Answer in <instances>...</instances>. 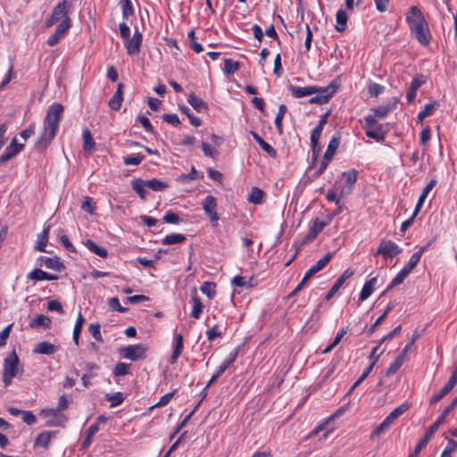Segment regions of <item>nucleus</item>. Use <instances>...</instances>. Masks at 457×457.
<instances>
[{
    "label": "nucleus",
    "instance_id": "obj_19",
    "mask_svg": "<svg viewBox=\"0 0 457 457\" xmlns=\"http://www.w3.org/2000/svg\"><path fill=\"white\" fill-rule=\"evenodd\" d=\"M28 279L34 281L55 280L56 275L49 274L40 269H35L27 275Z\"/></svg>",
    "mask_w": 457,
    "mask_h": 457
},
{
    "label": "nucleus",
    "instance_id": "obj_1",
    "mask_svg": "<svg viewBox=\"0 0 457 457\" xmlns=\"http://www.w3.org/2000/svg\"><path fill=\"white\" fill-rule=\"evenodd\" d=\"M62 112L63 107L60 104H54L48 108L44 120V128L36 143V147L38 150L46 149L56 136Z\"/></svg>",
    "mask_w": 457,
    "mask_h": 457
},
{
    "label": "nucleus",
    "instance_id": "obj_54",
    "mask_svg": "<svg viewBox=\"0 0 457 457\" xmlns=\"http://www.w3.org/2000/svg\"><path fill=\"white\" fill-rule=\"evenodd\" d=\"M392 309H393V305L388 304L387 307L386 308V310L384 311V312L376 320L374 324L370 328V329L368 331L369 334H372L375 331L377 327H378L381 324V322L385 320V318L392 311Z\"/></svg>",
    "mask_w": 457,
    "mask_h": 457
},
{
    "label": "nucleus",
    "instance_id": "obj_11",
    "mask_svg": "<svg viewBox=\"0 0 457 457\" xmlns=\"http://www.w3.org/2000/svg\"><path fill=\"white\" fill-rule=\"evenodd\" d=\"M349 407V403L345 404L338 410H337L333 414L324 420L320 425H318L310 434L306 436L307 439L312 438L317 436L320 432L325 430L328 424L334 420L340 417Z\"/></svg>",
    "mask_w": 457,
    "mask_h": 457
},
{
    "label": "nucleus",
    "instance_id": "obj_53",
    "mask_svg": "<svg viewBox=\"0 0 457 457\" xmlns=\"http://www.w3.org/2000/svg\"><path fill=\"white\" fill-rule=\"evenodd\" d=\"M392 424L385 419L371 433L370 439H374L383 434Z\"/></svg>",
    "mask_w": 457,
    "mask_h": 457
},
{
    "label": "nucleus",
    "instance_id": "obj_27",
    "mask_svg": "<svg viewBox=\"0 0 457 457\" xmlns=\"http://www.w3.org/2000/svg\"><path fill=\"white\" fill-rule=\"evenodd\" d=\"M83 245L92 253H94L95 254L102 257V258H106L107 255H108V252L105 248L104 247H101L99 245H97L94 241H92L91 239H87L85 241H83Z\"/></svg>",
    "mask_w": 457,
    "mask_h": 457
},
{
    "label": "nucleus",
    "instance_id": "obj_58",
    "mask_svg": "<svg viewBox=\"0 0 457 457\" xmlns=\"http://www.w3.org/2000/svg\"><path fill=\"white\" fill-rule=\"evenodd\" d=\"M436 104H427L424 108L419 112L418 118L420 120H423L426 117L431 115L436 110Z\"/></svg>",
    "mask_w": 457,
    "mask_h": 457
},
{
    "label": "nucleus",
    "instance_id": "obj_40",
    "mask_svg": "<svg viewBox=\"0 0 457 457\" xmlns=\"http://www.w3.org/2000/svg\"><path fill=\"white\" fill-rule=\"evenodd\" d=\"M333 253H328L322 258L319 259L315 264H313L311 269L316 274L320 270H321L332 259Z\"/></svg>",
    "mask_w": 457,
    "mask_h": 457
},
{
    "label": "nucleus",
    "instance_id": "obj_42",
    "mask_svg": "<svg viewBox=\"0 0 457 457\" xmlns=\"http://www.w3.org/2000/svg\"><path fill=\"white\" fill-rule=\"evenodd\" d=\"M200 290L209 299H212L216 295V285L212 282L205 281L200 287Z\"/></svg>",
    "mask_w": 457,
    "mask_h": 457
},
{
    "label": "nucleus",
    "instance_id": "obj_63",
    "mask_svg": "<svg viewBox=\"0 0 457 457\" xmlns=\"http://www.w3.org/2000/svg\"><path fill=\"white\" fill-rule=\"evenodd\" d=\"M222 336V332L219 329L218 325H214L210 329L206 330V337L209 341H213L217 337H220Z\"/></svg>",
    "mask_w": 457,
    "mask_h": 457
},
{
    "label": "nucleus",
    "instance_id": "obj_48",
    "mask_svg": "<svg viewBox=\"0 0 457 457\" xmlns=\"http://www.w3.org/2000/svg\"><path fill=\"white\" fill-rule=\"evenodd\" d=\"M378 360V356H376L375 357V360H373L370 364L363 370L362 374L361 375V377L354 382V384L352 386V388L351 390L354 389L359 384L361 383V381H363L368 376L369 374L371 372L375 363L377 362V361Z\"/></svg>",
    "mask_w": 457,
    "mask_h": 457
},
{
    "label": "nucleus",
    "instance_id": "obj_17",
    "mask_svg": "<svg viewBox=\"0 0 457 457\" xmlns=\"http://www.w3.org/2000/svg\"><path fill=\"white\" fill-rule=\"evenodd\" d=\"M289 91L295 98H302L305 96H310L314 94V87L307 86V87H297L294 85L289 86Z\"/></svg>",
    "mask_w": 457,
    "mask_h": 457
},
{
    "label": "nucleus",
    "instance_id": "obj_30",
    "mask_svg": "<svg viewBox=\"0 0 457 457\" xmlns=\"http://www.w3.org/2000/svg\"><path fill=\"white\" fill-rule=\"evenodd\" d=\"M337 24L336 30L338 32H344L346 29L348 16L345 11L340 9L337 12L336 15Z\"/></svg>",
    "mask_w": 457,
    "mask_h": 457
},
{
    "label": "nucleus",
    "instance_id": "obj_35",
    "mask_svg": "<svg viewBox=\"0 0 457 457\" xmlns=\"http://www.w3.org/2000/svg\"><path fill=\"white\" fill-rule=\"evenodd\" d=\"M231 284L236 287H245V288H251L254 286L253 278H246L241 277V276H235L231 280Z\"/></svg>",
    "mask_w": 457,
    "mask_h": 457
},
{
    "label": "nucleus",
    "instance_id": "obj_44",
    "mask_svg": "<svg viewBox=\"0 0 457 457\" xmlns=\"http://www.w3.org/2000/svg\"><path fill=\"white\" fill-rule=\"evenodd\" d=\"M44 262V265L47 269L54 270H60L62 268V263L59 261L58 257H41Z\"/></svg>",
    "mask_w": 457,
    "mask_h": 457
},
{
    "label": "nucleus",
    "instance_id": "obj_49",
    "mask_svg": "<svg viewBox=\"0 0 457 457\" xmlns=\"http://www.w3.org/2000/svg\"><path fill=\"white\" fill-rule=\"evenodd\" d=\"M286 112L287 106L285 104H281L278 108V112L277 113L274 120L275 126L280 134L282 133V120Z\"/></svg>",
    "mask_w": 457,
    "mask_h": 457
},
{
    "label": "nucleus",
    "instance_id": "obj_3",
    "mask_svg": "<svg viewBox=\"0 0 457 457\" xmlns=\"http://www.w3.org/2000/svg\"><path fill=\"white\" fill-rule=\"evenodd\" d=\"M23 373V368L15 350L9 353L4 359L3 363V382L5 386H9L14 378Z\"/></svg>",
    "mask_w": 457,
    "mask_h": 457
},
{
    "label": "nucleus",
    "instance_id": "obj_21",
    "mask_svg": "<svg viewBox=\"0 0 457 457\" xmlns=\"http://www.w3.org/2000/svg\"><path fill=\"white\" fill-rule=\"evenodd\" d=\"M436 181L435 179L430 180V182L423 188L418 202L416 204L415 209H414V215H417L422 207L428 195L429 192L433 189V187L436 186Z\"/></svg>",
    "mask_w": 457,
    "mask_h": 457
},
{
    "label": "nucleus",
    "instance_id": "obj_5",
    "mask_svg": "<svg viewBox=\"0 0 457 457\" xmlns=\"http://www.w3.org/2000/svg\"><path fill=\"white\" fill-rule=\"evenodd\" d=\"M357 180V171L349 170L342 173L341 178L336 181L337 191L340 197H346L352 192Z\"/></svg>",
    "mask_w": 457,
    "mask_h": 457
},
{
    "label": "nucleus",
    "instance_id": "obj_36",
    "mask_svg": "<svg viewBox=\"0 0 457 457\" xmlns=\"http://www.w3.org/2000/svg\"><path fill=\"white\" fill-rule=\"evenodd\" d=\"M85 322V319L82 316L81 312H79L74 328H73V335L72 338L76 345H79V335L83 327V324Z\"/></svg>",
    "mask_w": 457,
    "mask_h": 457
},
{
    "label": "nucleus",
    "instance_id": "obj_20",
    "mask_svg": "<svg viewBox=\"0 0 457 457\" xmlns=\"http://www.w3.org/2000/svg\"><path fill=\"white\" fill-rule=\"evenodd\" d=\"M377 277H373L365 282L360 293V301H365L372 295L377 284Z\"/></svg>",
    "mask_w": 457,
    "mask_h": 457
},
{
    "label": "nucleus",
    "instance_id": "obj_22",
    "mask_svg": "<svg viewBox=\"0 0 457 457\" xmlns=\"http://www.w3.org/2000/svg\"><path fill=\"white\" fill-rule=\"evenodd\" d=\"M364 130L368 137L372 138L377 142H382L385 139V133L381 125L377 127H364Z\"/></svg>",
    "mask_w": 457,
    "mask_h": 457
},
{
    "label": "nucleus",
    "instance_id": "obj_9",
    "mask_svg": "<svg viewBox=\"0 0 457 457\" xmlns=\"http://www.w3.org/2000/svg\"><path fill=\"white\" fill-rule=\"evenodd\" d=\"M402 252V248L391 240H382L377 250V254L385 258H393Z\"/></svg>",
    "mask_w": 457,
    "mask_h": 457
},
{
    "label": "nucleus",
    "instance_id": "obj_32",
    "mask_svg": "<svg viewBox=\"0 0 457 457\" xmlns=\"http://www.w3.org/2000/svg\"><path fill=\"white\" fill-rule=\"evenodd\" d=\"M264 192L258 188L253 187L250 194L248 195L247 200L249 203L254 204H261L263 202Z\"/></svg>",
    "mask_w": 457,
    "mask_h": 457
},
{
    "label": "nucleus",
    "instance_id": "obj_18",
    "mask_svg": "<svg viewBox=\"0 0 457 457\" xmlns=\"http://www.w3.org/2000/svg\"><path fill=\"white\" fill-rule=\"evenodd\" d=\"M51 225L46 224L42 232L37 236V244L36 250L41 253H46V244L50 233Z\"/></svg>",
    "mask_w": 457,
    "mask_h": 457
},
{
    "label": "nucleus",
    "instance_id": "obj_60",
    "mask_svg": "<svg viewBox=\"0 0 457 457\" xmlns=\"http://www.w3.org/2000/svg\"><path fill=\"white\" fill-rule=\"evenodd\" d=\"M59 415H64L63 413H59V411L55 408H44L40 410L39 416L47 419V418H55Z\"/></svg>",
    "mask_w": 457,
    "mask_h": 457
},
{
    "label": "nucleus",
    "instance_id": "obj_56",
    "mask_svg": "<svg viewBox=\"0 0 457 457\" xmlns=\"http://www.w3.org/2000/svg\"><path fill=\"white\" fill-rule=\"evenodd\" d=\"M130 369V364L125 362H119L115 365L113 369L114 376H125L129 373Z\"/></svg>",
    "mask_w": 457,
    "mask_h": 457
},
{
    "label": "nucleus",
    "instance_id": "obj_46",
    "mask_svg": "<svg viewBox=\"0 0 457 457\" xmlns=\"http://www.w3.org/2000/svg\"><path fill=\"white\" fill-rule=\"evenodd\" d=\"M145 181H146V187L152 189L153 191H156V192L162 191L168 187V185L165 182L161 181L157 179H152L145 180Z\"/></svg>",
    "mask_w": 457,
    "mask_h": 457
},
{
    "label": "nucleus",
    "instance_id": "obj_45",
    "mask_svg": "<svg viewBox=\"0 0 457 457\" xmlns=\"http://www.w3.org/2000/svg\"><path fill=\"white\" fill-rule=\"evenodd\" d=\"M82 137L84 141V151L91 152L95 147V141L91 136L90 131L88 129H84Z\"/></svg>",
    "mask_w": 457,
    "mask_h": 457
},
{
    "label": "nucleus",
    "instance_id": "obj_39",
    "mask_svg": "<svg viewBox=\"0 0 457 457\" xmlns=\"http://www.w3.org/2000/svg\"><path fill=\"white\" fill-rule=\"evenodd\" d=\"M133 190L144 199L145 196L146 181L140 179H135L131 181Z\"/></svg>",
    "mask_w": 457,
    "mask_h": 457
},
{
    "label": "nucleus",
    "instance_id": "obj_26",
    "mask_svg": "<svg viewBox=\"0 0 457 457\" xmlns=\"http://www.w3.org/2000/svg\"><path fill=\"white\" fill-rule=\"evenodd\" d=\"M423 82L421 78H414L412 79L406 94L408 103H411L415 99L417 90L421 87Z\"/></svg>",
    "mask_w": 457,
    "mask_h": 457
},
{
    "label": "nucleus",
    "instance_id": "obj_2",
    "mask_svg": "<svg viewBox=\"0 0 457 457\" xmlns=\"http://www.w3.org/2000/svg\"><path fill=\"white\" fill-rule=\"evenodd\" d=\"M406 22L409 26L411 35L422 46H428L431 40V34L428 22L421 10L413 5L405 14Z\"/></svg>",
    "mask_w": 457,
    "mask_h": 457
},
{
    "label": "nucleus",
    "instance_id": "obj_29",
    "mask_svg": "<svg viewBox=\"0 0 457 457\" xmlns=\"http://www.w3.org/2000/svg\"><path fill=\"white\" fill-rule=\"evenodd\" d=\"M57 351V346L49 342H41L37 345L34 349V353L39 354H53Z\"/></svg>",
    "mask_w": 457,
    "mask_h": 457
},
{
    "label": "nucleus",
    "instance_id": "obj_50",
    "mask_svg": "<svg viewBox=\"0 0 457 457\" xmlns=\"http://www.w3.org/2000/svg\"><path fill=\"white\" fill-rule=\"evenodd\" d=\"M392 424L385 419L371 433L370 439H374L383 434Z\"/></svg>",
    "mask_w": 457,
    "mask_h": 457
},
{
    "label": "nucleus",
    "instance_id": "obj_13",
    "mask_svg": "<svg viewBox=\"0 0 457 457\" xmlns=\"http://www.w3.org/2000/svg\"><path fill=\"white\" fill-rule=\"evenodd\" d=\"M58 435L57 430H44L40 432L35 438L33 446L42 447L45 450L49 448L51 441Z\"/></svg>",
    "mask_w": 457,
    "mask_h": 457
},
{
    "label": "nucleus",
    "instance_id": "obj_23",
    "mask_svg": "<svg viewBox=\"0 0 457 457\" xmlns=\"http://www.w3.org/2000/svg\"><path fill=\"white\" fill-rule=\"evenodd\" d=\"M122 88H123V85L120 83L118 84L117 90L115 91V93L113 94L112 98L109 100L108 104H109L110 108H112V110L117 111L121 106V103L123 101Z\"/></svg>",
    "mask_w": 457,
    "mask_h": 457
},
{
    "label": "nucleus",
    "instance_id": "obj_6",
    "mask_svg": "<svg viewBox=\"0 0 457 457\" xmlns=\"http://www.w3.org/2000/svg\"><path fill=\"white\" fill-rule=\"evenodd\" d=\"M314 87V96H312L310 100V104H324L328 102V100L335 95L337 89V85L335 81H332L327 87Z\"/></svg>",
    "mask_w": 457,
    "mask_h": 457
},
{
    "label": "nucleus",
    "instance_id": "obj_61",
    "mask_svg": "<svg viewBox=\"0 0 457 457\" xmlns=\"http://www.w3.org/2000/svg\"><path fill=\"white\" fill-rule=\"evenodd\" d=\"M88 331L96 341H98V342L103 341L99 324H97V323L90 324L88 327Z\"/></svg>",
    "mask_w": 457,
    "mask_h": 457
},
{
    "label": "nucleus",
    "instance_id": "obj_64",
    "mask_svg": "<svg viewBox=\"0 0 457 457\" xmlns=\"http://www.w3.org/2000/svg\"><path fill=\"white\" fill-rule=\"evenodd\" d=\"M384 88L385 87L383 86H381L378 83L371 82L369 85L368 92L370 96H378L379 94H381L384 91Z\"/></svg>",
    "mask_w": 457,
    "mask_h": 457
},
{
    "label": "nucleus",
    "instance_id": "obj_52",
    "mask_svg": "<svg viewBox=\"0 0 457 457\" xmlns=\"http://www.w3.org/2000/svg\"><path fill=\"white\" fill-rule=\"evenodd\" d=\"M392 424L385 419L371 433L370 439H374L383 434Z\"/></svg>",
    "mask_w": 457,
    "mask_h": 457
},
{
    "label": "nucleus",
    "instance_id": "obj_33",
    "mask_svg": "<svg viewBox=\"0 0 457 457\" xmlns=\"http://www.w3.org/2000/svg\"><path fill=\"white\" fill-rule=\"evenodd\" d=\"M67 422L68 418L66 415H59L58 417L55 418H47L45 426L65 428Z\"/></svg>",
    "mask_w": 457,
    "mask_h": 457
},
{
    "label": "nucleus",
    "instance_id": "obj_25",
    "mask_svg": "<svg viewBox=\"0 0 457 457\" xmlns=\"http://www.w3.org/2000/svg\"><path fill=\"white\" fill-rule=\"evenodd\" d=\"M51 325V320L44 314H39L30 320L29 327L30 328H48Z\"/></svg>",
    "mask_w": 457,
    "mask_h": 457
},
{
    "label": "nucleus",
    "instance_id": "obj_59",
    "mask_svg": "<svg viewBox=\"0 0 457 457\" xmlns=\"http://www.w3.org/2000/svg\"><path fill=\"white\" fill-rule=\"evenodd\" d=\"M322 128H320V125H316L315 128L312 130L311 133V143L313 150H315L316 146L318 145L320 137L322 132Z\"/></svg>",
    "mask_w": 457,
    "mask_h": 457
},
{
    "label": "nucleus",
    "instance_id": "obj_15",
    "mask_svg": "<svg viewBox=\"0 0 457 457\" xmlns=\"http://www.w3.org/2000/svg\"><path fill=\"white\" fill-rule=\"evenodd\" d=\"M142 34L137 29L131 38H127L125 47L129 54H137L139 53L140 45L142 43Z\"/></svg>",
    "mask_w": 457,
    "mask_h": 457
},
{
    "label": "nucleus",
    "instance_id": "obj_7",
    "mask_svg": "<svg viewBox=\"0 0 457 457\" xmlns=\"http://www.w3.org/2000/svg\"><path fill=\"white\" fill-rule=\"evenodd\" d=\"M69 4L66 0L59 3L53 10L50 19L46 22V27H52L54 23L61 21H68L71 25V21L68 16Z\"/></svg>",
    "mask_w": 457,
    "mask_h": 457
},
{
    "label": "nucleus",
    "instance_id": "obj_55",
    "mask_svg": "<svg viewBox=\"0 0 457 457\" xmlns=\"http://www.w3.org/2000/svg\"><path fill=\"white\" fill-rule=\"evenodd\" d=\"M239 68V63L237 62H234L231 59L224 60V72L227 74L235 73Z\"/></svg>",
    "mask_w": 457,
    "mask_h": 457
},
{
    "label": "nucleus",
    "instance_id": "obj_12",
    "mask_svg": "<svg viewBox=\"0 0 457 457\" xmlns=\"http://www.w3.org/2000/svg\"><path fill=\"white\" fill-rule=\"evenodd\" d=\"M120 352L123 358L135 361L145 356V347L143 345H133L122 348Z\"/></svg>",
    "mask_w": 457,
    "mask_h": 457
},
{
    "label": "nucleus",
    "instance_id": "obj_10",
    "mask_svg": "<svg viewBox=\"0 0 457 457\" xmlns=\"http://www.w3.org/2000/svg\"><path fill=\"white\" fill-rule=\"evenodd\" d=\"M349 407V403L345 404L338 410H337L333 414L324 420L320 425H318L310 434L306 436L307 439L312 438L317 436L320 432L325 430L328 424L334 420L340 417Z\"/></svg>",
    "mask_w": 457,
    "mask_h": 457
},
{
    "label": "nucleus",
    "instance_id": "obj_43",
    "mask_svg": "<svg viewBox=\"0 0 457 457\" xmlns=\"http://www.w3.org/2000/svg\"><path fill=\"white\" fill-rule=\"evenodd\" d=\"M188 104L198 112L205 108L204 101L195 94H190L187 97Z\"/></svg>",
    "mask_w": 457,
    "mask_h": 457
},
{
    "label": "nucleus",
    "instance_id": "obj_4",
    "mask_svg": "<svg viewBox=\"0 0 457 457\" xmlns=\"http://www.w3.org/2000/svg\"><path fill=\"white\" fill-rule=\"evenodd\" d=\"M426 251V246H422L418 252L414 253L411 258L409 259L407 264L398 272V274L392 279L385 292L382 295H385L387 291L391 290L395 286L403 282V280L409 276V274L412 271V270L419 263L423 253Z\"/></svg>",
    "mask_w": 457,
    "mask_h": 457
},
{
    "label": "nucleus",
    "instance_id": "obj_24",
    "mask_svg": "<svg viewBox=\"0 0 457 457\" xmlns=\"http://www.w3.org/2000/svg\"><path fill=\"white\" fill-rule=\"evenodd\" d=\"M436 433L434 430V428H428L427 432L425 433L423 438L416 445L414 452L409 455V457H416L420 452L427 445L428 442L430 440V438L433 436V435Z\"/></svg>",
    "mask_w": 457,
    "mask_h": 457
},
{
    "label": "nucleus",
    "instance_id": "obj_62",
    "mask_svg": "<svg viewBox=\"0 0 457 457\" xmlns=\"http://www.w3.org/2000/svg\"><path fill=\"white\" fill-rule=\"evenodd\" d=\"M392 110V106H379L378 108L372 109V112L377 116L378 119L385 118L388 112Z\"/></svg>",
    "mask_w": 457,
    "mask_h": 457
},
{
    "label": "nucleus",
    "instance_id": "obj_31",
    "mask_svg": "<svg viewBox=\"0 0 457 457\" xmlns=\"http://www.w3.org/2000/svg\"><path fill=\"white\" fill-rule=\"evenodd\" d=\"M183 349V338L180 334L176 335L175 337V345L173 347V353L170 357V363H175L180 355Z\"/></svg>",
    "mask_w": 457,
    "mask_h": 457
},
{
    "label": "nucleus",
    "instance_id": "obj_8",
    "mask_svg": "<svg viewBox=\"0 0 457 457\" xmlns=\"http://www.w3.org/2000/svg\"><path fill=\"white\" fill-rule=\"evenodd\" d=\"M204 213L209 217L212 226H217L219 221V215L217 213V200L214 196L207 195L202 203Z\"/></svg>",
    "mask_w": 457,
    "mask_h": 457
},
{
    "label": "nucleus",
    "instance_id": "obj_14",
    "mask_svg": "<svg viewBox=\"0 0 457 457\" xmlns=\"http://www.w3.org/2000/svg\"><path fill=\"white\" fill-rule=\"evenodd\" d=\"M24 145L18 144L17 138L13 137L10 145L5 148L4 152L0 155V164L11 160L22 151Z\"/></svg>",
    "mask_w": 457,
    "mask_h": 457
},
{
    "label": "nucleus",
    "instance_id": "obj_16",
    "mask_svg": "<svg viewBox=\"0 0 457 457\" xmlns=\"http://www.w3.org/2000/svg\"><path fill=\"white\" fill-rule=\"evenodd\" d=\"M70 24L68 21L61 22L55 29L54 33L47 39V45L50 46H55L62 37L66 33L69 29Z\"/></svg>",
    "mask_w": 457,
    "mask_h": 457
},
{
    "label": "nucleus",
    "instance_id": "obj_37",
    "mask_svg": "<svg viewBox=\"0 0 457 457\" xmlns=\"http://www.w3.org/2000/svg\"><path fill=\"white\" fill-rule=\"evenodd\" d=\"M328 224V221H325V220H319V219H316L313 222V225L312 227L311 228L309 233H308V237H312V238H314L316 237V236L321 232L323 230V228L325 227H327Z\"/></svg>",
    "mask_w": 457,
    "mask_h": 457
},
{
    "label": "nucleus",
    "instance_id": "obj_57",
    "mask_svg": "<svg viewBox=\"0 0 457 457\" xmlns=\"http://www.w3.org/2000/svg\"><path fill=\"white\" fill-rule=\"evenodd\" d=\"M403 356H397L395 361L389 365L386 375L391 376L394 375L403 365Z\"/></svg>",
    "mask_w": 457,
    "mask_h": 457
},
{
    "label": "nucleus",
    "instance_id": "obj_41",
    "mask_svg": "<svg viewBox=\"0 0 457 457\" xmlns=\"http://www.w3.org/2000/svg\"><path fill=\"white\" fill-rule=\"evenodd\" d=\"M186 239V237L182 234H170L164 237L162 239V245H176L183 242Z\"/></svg>",
    "mask_w": 457,
    "mask_h": 457
},
{
    "label": "nucleus",
    "instance_id": "obj_47",
    "mask_svg": "<svg viewBox=\"0 0 457 457\" xmlns=\"http://www.w3.org/2000/svg\"><path fill=\"white\" fill-rule=\"evenodd\" d=\"M338 145H339V138L333 137L328 145V147L324 154V156H326V158L328 157V158L332 159Z\"/></svg>",
    "mask_w": 457,
    "mask_h": 457
},
{
    "label": "nucleus",
    "instance_id": "obj_34",
    "mask_svg": "<svg viewBox=\"0 0 457 457\" xmlns=\"http://www.w3.org/2000/svg\"><path fill=\"white\" fill-rule=\"evenodd\" d=\"M455 403L456 402H453L452 404H450L449 406H447L444 411L443 412L439 415V417L436 419V420L430 426V428H434V430L436 432L438 428L440 427L441 424L444 423L445 418L449 415V413L454 409L455 407Z\"/></svg>",
    "mask_w": 457,
    "mask_h": 457
},
{
    "label": "nucleus",
    "instance_id": "obj_51",
    "mask_svg": "<svg viewBox=\"0 0 457 457\" xmlns=\"http://www.w3.org/2000/svg\"><path fill=\"white\" fill-rule=\"evenodd\" d=\"M392 424L385 419L371 433L370 439H374L383 434Z\"/></svg>",
    "mask_w": 457,
    "mask_h": 457
},
{
    "label": "nucleus",
    "instance_id": "obj_28",
    "mask_svg": "<svg viewBox=\"0 0 457 457\" xmlns=\"http://www.w3.org/2000/svg\"><path fill=\"white\" fill-rule=\"evenodd\" d=\"M191 300L193 303L191 316L195 319H199L204 306L195 291L191 294Z\"/></svg>",
    "mask_w": 457,
    "mask_h": 457
},
{
    "label": "nucleus",
    "instance_id": "obj_38",
    "mask_svg": "<svg viewBox=\"0 0 457 457\" xmlns=\"http://www.w3.org/2000/svg\"><path fill=\"white\" fill-rule=\"evenodd\" d=\"M457 383V378H454L453 376L449 378L447 384L440 389V391L436 395L433 400H441V398L445 397L448 392H450L453 386Z\"/></svg>",
    "mask_w": 457,
    "mask_h": 457
}]
</instances>
